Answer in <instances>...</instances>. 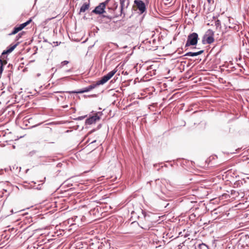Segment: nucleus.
<instances>
[{
	"mask_svg": "<svg viewBox=\"0 0 249 249\" xmlns=\"http://www.w3.org/2000/svg\"><path fill=\"white\" fill-rule=\"evenodd\" d=\"M198 39V35L196 33L190 34L187 37L185 47L194 46L197 44Z\"/></svg>",
	"mask_w": 249,
	"mask_h": 249,
	"instance_id": "f257e3e1",
	"label": "nucleus"
},
{
	"mask_svg": "<svg viewBox=\"0 0 249 249\" xmlns=\"http://www.w3.org/2000/svg\"><path fill=\"white\" fill-rule=\"evenodd\" d=\"M102 115V112H96L92 116H90L89 118L87 119L86 121V123L88 124H91L93 123H95L96 121H99Z\"/></svg>",
	"mask_w": 249,
	"mask_h": 249,
	"instance_id": "f03ea898",
	"label": "nucleus"
},
{
	"mask_svg": "<svg viewBox=\"0 0 249 249\" xmlns=\"http://www.w3.org/2000/svg\"><path fill=\"white\" fill-rule=\"evenodd\" d=\"M214 32L211 30L209 29L206 33L204 36L206 37V40L208 44H211L214 41Z\"/></svg>",
	"mask_w": 249,
	"mask_h": 249,
	"instance_id": "7ed1b4c3",
	"label": "nucleus"
},
{
	"mask_svg": "<svg viewBox=\"0 0 249 249\" xmlns=\"http://www.w3.org/2000/svg\"><path fill=\"white\" fill-rule=\"evenodd\" d=\"M32 20L30 19L28 20L27 21L19 25L18 26L15 27L14 28L13 31L11 33H10V35H13L17 34L19 31H21L22 29H23L25 27H26L27 25H28L31 22Z\"/></svg>",
	"mask_w": 249,
	"mask_h": 249,
	"instance_id": "20e7f679",
	"label": "nucleus"
},
{
	"mask_svg": "<svg viewBox=\"0 0 249 249\" xmlns=\"http://www.w3.org/2000/svg\"><path fill=\"white\" fill-rule=\"evenodd\" d=\"M107 2H102L96 6L95 8L92 11V12L96 14H101L105 12V8Z\"/></svg>",
	"mask_w": 249,
	"mask_h": 249,
	"instance_id": "39448f33",
	"label": "nucleus"
},
{
	"mask_svg": "<svg viewBox=\"0 0 249 249\" xmlns=\"http://www.w3.org/2000/svg\"><path fill=\"white\" fill-rule=\"evenodd\" d=\"M137 8L141 12V13H143L145 10V5L144 3L140 0H135L134 1Z\"/></svg>",
	"mask_w": 249,
	"mask_h": 249,
	"instance_id": "423d86ee",
	"label": "nucleus"
},
{
	"mask_svg": "<svg viewBox=\"0 0 249 249\" xmlns=\"http://www.w3.org/2000/svg\"><path fill=\"white\" fill-rule=\"evenodd\" d=\"M142 214L143 217L140 218V222L145 226L148 222H149V216L146 214V213L143 212H142Z\"/></svg>",
	"mask_w": 249,
	"mask_h": 249,
	"instance_id": "0eeeda50",
	"label": "nucleus"
},
{
	"mask_svg": "<svg viewBox=\"0 0 249 249\" xmlns=\"http://www.w3.org/2000/svg\"><path fill=\"white\" fill-rule=\"evenodd\" d=\"M18 45V43L8 48L6 50L4 51L3 52V53H2V54L4 55L5 54L10 53L16 48V47Z\"/></svg>",
	"mask_w": 249,
	"mask_h": 249,
	"instance_id": "6e6552de",
	"label": "nucleus"
},
{
	"mask_svg": "<svg viewBox=\"0 0 249 249\" xmlns=\"http://www.w3.org/2000/svg\"><path fill=\"white\" fill-rule=\"evenodd\" d=\"M204 52L203 50H201L197 52L193 53V52H188L184 54V56H196L198 55L202 54Z\"/></svg>",
	"mask_w": 249,
	"mask_h": 249,
	"instance_id": "1a4fd4ad",
	"label": "nucleus"
},
{
	"mask_svg": "<svg viewBox=\"0 0 249 249\" xmlns=\"http://www.w3.org/2000/svg\"><path fill=\"white\" fill-rule=\"evenodd\" d=\"M109 80V78L107 77V76L106 75H105L101 78V80H100L97 82L96 84L97 85H103V84L106 83Z\"/></svg>",
	"mask_w": 249,
	"mask_h": 249,
	"instance_id": "9d476101",
	"label": "nucleus"
},
{
	"mask_svg": "<svg viewBox=\"0 0 249 249\" xmlns=\"http://www.w3.org/2000/svg\"><path fill=\"white\" fill-rule=\"evenodd\" d=\"M89 5L88 3H84L83 4V5L81 6L80 9V13H84L87 10L89 9Z\"/></svg>",
	"mask_w": 249,
	"mask_h": 249,
	"instance_id": "9b49d317",
	"label": "nucleus"
},
{
	"mask_svg": "<svg viewBox=\"0 0 249 249\" xmlns=\"http://www.w3.org/2000/svg\"><path fill=\"white\" fill-rule=\"evenodd\" d=\"M88 89L87 87H86L82 89L79 90L78 91H72L69 92L70 93H83L84 92H88Z\"/></svg>",
	"mask_w": 249,
	"mask_h": 249,
	"instance_id": "f8f14e48",
	"label": "nucleus"
},
{
	"mask_svg": "<svg viewBox=\"0 0 249 249\" xmlns=\"http://www.w3.org/2000/svg\"><path fill=\"white\" fill-rule=\"evenodd\" d=\"M116 72H117V70L115 69V70H113V71H110L109 73H108L107 74H106V75L109 78V79H110L115 74V73Z\"/></svg>",
	"mask_w": 249,
	"mask_h": 249,
	"instance_id": "ddd939ff",
	"label": "nucleus"
},
{
	"mask_svg": "<svg viewBox=\"0 0 249 249\" xmlns=\"http://www.w3.org/2000/svg\"><path fill=\"white\" fill-rule=\"evenodd\" d=\"M214 25L216 26V28L220 27L221 28V22L218 19H217L214 21Z\"/></svg>",
	"mask_w": 249,
	"mask_h": 249,
	"instance_id": "4468645a",
	"label": "nucleus"
},
{
	"mask_svg": "<svg viewBox=\"0 0 249 249\" xmlns=\"http://www.w3.org/2000/svg\"><path fill=\"white\" fill-rule=\"evenodd\" d=\"M69 63V61L67 60H65L64 61H62L61 63V64L59 66V68H61L63 66L67 65Z\"/></svg>",
	"mask_w": 249,
	"mask_h": 249,
	"instance_id": "2eb2a0df",
	"label": "nucleus"
},
{
	"mask_svg": "<svg viewBox=\"0 0 249 249\" xmlns=\"http://www.w3.org/2000/svg\"><path fill=\"white\" fill-rule=\"evenodd\" d=\"M94 87L95 86L93 85H90L89 87H87L89 91L94 89Z\"/></svg>",
	"mask_w": 249,
	"mask_h": 249,
	"instance_id": "dca6fc26",
	"label": "nucleus"
},
{
	"mask_svg": "<svg viewBox=\"0 0 249 249\" xmlns=\"http://www.w3.org/2000/svg\"><path fill=\"white\" fill-rule=\"evenodd\" d=\"M124 0H120V3H121V10H122L123 6H124Z\"/></svg>",
	"mask_w": 249,
	"mask_h": 249,
	"instance_id": "f3484780",
	"label": "nucleus"
},
{
	"mask_svg": "<svg viewBox=\"0 0 249 249\" xmlns=\"http://www.w3.org/2000/svg\"><path fill=\"white\" fill-rule=\"evenodd\" d=\"M22 34H19L17 36V39H18L20 37H21V36H22Z\"/></svg>",
	"mask_w": 249,
	"mask_h": 249,
	"instance_id": "a211bd4d",
	"label": "nucleus"
},
{
	"mask_svg": "<svg viewBox=\"0 0 249 249\" xmlns=\"http://www.w3.org/2000/svg\"><path fill=\"white\" fill-rule=\"evenodd\" d=\"M207 1H208L209 3H210L211 2V0H207Z\"/></svg>",
	"mask_w": 249,
	"mask_h": 249,
	"instance_id": "6ab92c4d",
	"label": "nucleus"
},
{
	"mask_svg": "<svg viewBox=\"0 0 249 249\" xmlns=\"http://www.w3.org/2000/svg\"><path fill=\"white\" fill-rule=\"evenodd\" d=\"M11 212L12 213H14L13 210H12L11 211Z\"/></svg>",
	"mask_w": 249,
	"mask_h": 249,
	"instance_id": "aec40b11",
	"label": "nucleus"
},
{
	"mask_svg": "<svg viewBox=\"0 0 249 249\" xmlns=\"http://www.w3.org/2000/svg\"><path fill=\"white\" fill-rule=\"evenodd\" d=\"M68 107V106H65V107Z\"/></svg>",
	"mask_w": 249,
	"mask_h": 249,
	"instance_id": "412c9836",
	"label": "nucleus"
},
{
	"mask_svg": "<svg viewBox=\"0 0 249 249\" xmlns=\"http://www.w3.org/2000/svg\"><path fill=\"white\" fill-rule=\"evenodd\" d=\"M68 107V106H65V107Z\"/></svg>",
	"mask_w": 249,
	"mask_h": 249,
	"instance_id": "4be33fe9",
	"label": "nucleus"
},
{
	"mask_svg": "<svg viewBox=\"0 0 249 249\" xmlns=\"http://www.w3.org/2000/svg\"><path fill=\"white\" fill-rule=\"evenodd\" d=\"M142 229H145V228L142 227Z\"/></svg>",
	"mask_w": 249,
	"mask_h": 249,
	"instance_id": "5701e85b",
	"label": "nucleus"
},
{
	"mask_svg": "<svg viewBox=\"0 0 249 249\" xmlns=\"http://www.w3.org/2000/svg\"><path fill=\"white\" fill-rule=\"evenodd\" d=\"M3 190H4V191H5V192H6V191H6V190H5V189H3Z\"/></svg>",
	"mask_w": 249,
	"mask_h": 249,
	"instance_id": "b1692460",
	"label": "nucleus"
}]
</instances>
